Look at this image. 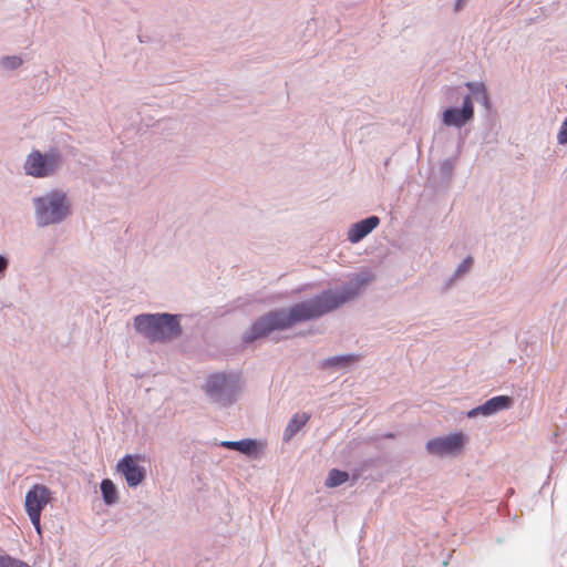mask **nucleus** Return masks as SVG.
I'll return each mask as SVG.
<instances>
[{
    "label": "nucleus",
    "mask_w": 567,
    "mask_h": 567,
    "mask_svg": "<svg viewBox=\"0 0 567 567\" xmlns=\"http://www.w3.org/2000/svg\"><path fill=\"white\" fill-rule=\"evenodd\" d=\"M357 360H358V358L355 355L332 357L322 362V368L348 365Z\"/></svg>",
    "instance_id": "16"
},
{
    "label": "nucleus",
    "mask_w": 567,
    "mask_h": 567,
    "mask_svg": "<svg viewBox=\"0 0 567 567\" xmlns=\"http://www.w3.org/2000/svg\"><path fill=\"white\" fill-rule=\"evenodd\" d=\"M474 117V105L470 95L463 100L462 109L450 107L443 112L442 122L446 126L462 127Z\"/></svg>",
    "instance_id": "8"
},
{
    "label": "nucleus",
    "mask_w": 567,
    "mask_h": 567,
    "mask_svg": "<svg viewBox=\"0 0 567 567\" xmlns=\"http://www.w3.org/2000/svg\"><path fill=\"white\" fill-rule=\"evenodd\" d=\"M463 433H454L444 437L433 439L427 442L426 450L433 455L456 454L465 443Z\"/></svg>",
    "instance_id": "7"
},
{
    "label": "nucleus",
    "mask_w": 567,
    "mask_h": 567,
    "mask_svg": "<svg viewBox=\"0 0 567 567\" xmlns=\"http://www.w3.org/2000/svg\"><path fill=\"white\" fill-rule=\"evenodd\" d=\"M380 223L379 217L371 216L351 226L348 231V239L355 244L370 234Z\"/></svg>",
    "instance_id": "10"
},
{
    "label": "nucleus",
    "mask_w": 567,
    "mask_h": 567,
    "mask_svg": "<svg viewBox=\"0 0 567 567\" xmlns=\"http://www.w3.org/2000/svg\"><path fill=\"white\" fill-rule=\"evenodd\" d=\"M8 267V261L4 257L0 256V272H3Z\"/></svg>",
    "instance_id": "22"
},
{
    "label": "nucleus",
    "mask_w": 567,
    "mask_h": 567,
    "mask_svg": "<svg viewBox=\"0 0 567 567\" xmlns=\"http://www.w3.org/2000/svg\"><path fill=\"white\" fill-rule=\"evenodd\" d=\"M309 419L310 416L307 413L295 414L285 430V440H290L303 425H306Z\"/></svg>",
    "instance_id": "13"
},
{
    "label": "nucleus",
    "mask_w": 567,
    "mask_h": 567,
    "mask_svg": "<svg viewBox=\"0 0 567 567\" xmlns=\"http://www.w3.org/2000/svg\"><path fill=\"white\" fill-rule=\"evenodd\" d=\"M228 386V378L223 373H216L207 380L205 391L206 393L217 399Z\"/></svg>",
    "instance_id": "11"
},
{
    "label": "nucleus",
    "mask_w": 567,
    "mask_h": 567,
    "mask_svg": "<svg viewBox=\"0 0 567 567\" xmlns=\"http://www.w3.org/2000/svg\"><path fill=\"white\" fill-rule=\"evenodd\" d=\"M142 461H144V457L141 455L127 454L116 465L117 471L123 474L127 485L131 487L138 486L145 480L146 471L140 464Z\"/></svg>",
    "instance_id": "6"
},
{
    "label": "nucleus",
    "mask_w": 567,
    "mask_h": 567,
    "mask_svg": "<svg viewBox=\"0 0 567 567\" xmlns=\"http://www.w3.org/2000/svg\"><path fill=\"white\" fill-rule=\"evenodd\" d=\"M59 164V156L54 154L42 155L40 152H32L24 164L28 175L44 177L51 175Z\"/></svg>",
    "instance_id": "5"
},
{
    "label": "nucleus",
    "mask_w": 567,
    "mask_h": 567,
    "mask_svg": "<svg viewBox=\"0 0 567 567\" xmlns=\"http://www.w3.org/2000/svg\"><path fill=\"white\" fill-rule=\"evenodd\" d=\"M566 87H567V84H566Z\"/></svg>",
    "instance_id": "24"
},
{
    "label": "nucleus",
    "mask_w": 567,
    "mask_h": 567,
    "mask_svg": "<svg viewBox=\"0 0 567 567\" xmlns=\"http://www.w3.org/2000/svg\"><path fill=\"white\" fill-rule=\"evenodd\" d=\"M134 326L151 342L169 341L181 334V326L175 316L140 315L135 317Z\"/></svg>",
    "instance_id": "2"
},
{
    "label": "nucleus",
    "mask_w": 567,
    "mask_h": 567,
    "mask_svg": "<svg viewBox=\"0 0 567 567\" xmlns=\"http://www.w3.org/2000/svg\"><path fill=\"white\" fill-rule=\"evenodd\" d=\"M466 0H456L455 2V11H460L465 4Z\"/></svg>",
    "instance_id": "23"
},
{
    "label": "nucleus",
    "mask_w": 567,
    "mask_h": 567,
    "mask_svg": "<svg viewBox=\"0 0 567 567\" xmlns=\"http://www.w3.org/2000/svg\"><path fill=\"white\" fill-rule=\"evenodd\" d=\"M466 86L474 93L480 94L482 97V102L485 106L488 105L489 97L486 91V87L483 83H474V82H467Z\"/></svg>",
    "instance_id": "17"
},
{
    "label": "nucleus",
    "mask_w": 567,
    "mask_h": 567,
    "mask_svg": "<svg viewBox=\"0 0 567 567\" xmlns=\"http://www.w3.org/2000/svg\"><path fill=\"white\" fill-rule=\"evenodd\" d=\"M221 446L239 451L246 455H255L258 452L257 443L249 439L241 441H225L221 443Z\"/></svg>",
    "instance_id": "12"
},
{
    "label": "nucleus",
    "mask_w": 567,
    "mask_h": 567,
    "mask_svg": "<svg viewBox=\"0 0 567 567\" xmlns=\"http://www.w3.org/2000/svg\"><path fill=\"white\" fill-rule=\"evenodd\" d=\"M472 264H473V259L471 257H467L466 259H464L463 262L456 269V275L461 276V275L465 274L471 268Z\"/></svg>",
    "instance_id": "21"
},
{
    "label": "nucleus",
    "mask_w": 567,
    "mask_h": 567,
    "mask_svg": "<svg viewBox=\"0 0 567 567\" xmlns=\"http://www.w3.org/2000/svg\"><path fill=\"white\" fill-rule=\"evenodd\" d=\"M557 140H558V143L559 144H566L567 143V118L563 122L560 128H559V132H558V135H557Z\"/></svg>",
    "instance_id": "20"
},
{
    "label": "nucleus",
    "mask_w": 567,
    "mask_h": 567,
    "mask_svg": "<svg viewBox=\"0 0 567 567\" xmlns=\"http://www.w3.org/2000/svg\"><path fill=\"white\" fill-rule=\"evenodd\" d=\"M513 404V399L508 395H498L487 400L484 404L476 406L467 412V417H475L477 415H492L499 411L509 409Z\"/></svg>",
    "instance_id": "9"
},
{
    "label": "nucleus",
    "mask_w": 567,
    "mask_h": 567,
    "mask_svg": "<svg viewBox=\"0 0 567 567\" xmlns=\"http://www.w3.org/2000/svg\"><path fill=\"white\" fill-rule=\"evenodd\" d=\"M0 567H30L27 563L10 556H0Z\"/></svg>",
    "instance_id": "18"
},
{
    "label": "nucleus",
    "mask_w": 567,
    "mask_h": 567,
    "mask_svg": "<svg viewBox=\"0 0 567 567\" xmlns=\"http://www.w3.org/2000/svg\"><path fill=\"white\" fill-rule=\"evenodd\" d=\"M357 295L358 291L350 287L342 288L339 292L328 290L315 299L295 305L289 310L282 309L269 312L252 324L244 340L245 342H252L267 337L275 330H285L298 322L321 317L353 299Z\"/></svg>",
    "instance_id": "1"
},
{
    "label": "nucleus",
    "mask_w": 567,
    "mask_h": 567,
    "mask_svg": "<svg viewBox=\"0 0 567 567\" xmlns=\"http://www.w3.org/2000/svg\"><path fill=\"white\" fill-rule=\"evenodd\" d=\"M70 212L66 196L60 192L35 199V217L40 226H48L61 221Z\"/></svg>",
    "instance_id": "3"
},
{
    "label": "nucleus",
    "mask_w": 567,
    "mask_h": 567,
    "mask_svg": "<svg viewBox=\"0 0 567 567\" xmlns=\"http://www.w3.org/2000/svg\"><path fill=\"white\" fill-rule=\"evenodd\" d=\"M1 63L7 69H17L21 65L22 60L19 56H6L2 59Z\"/></svg>",
    "instance_id": "19"
},
{
    "label": "nucleus",
    "mask_w": 567,
    "mask_h": 567,
    "mask_svg": "<svg viewBox=\"0 0 567 567\" xmlns=\"http://www.w3.org/2000/svg\"><path fill=\"white\" fill-rule=\"evenodd\" d=\"M51 491L41 484L33 485L25 495V512L39 535L42 533L40 524L42 511L51 502Z\"/></svg>",
    "instance_id": "4"
},
{
    "label": "nucleus",
    "mask_w": 567,
    "mask_h": 567,
    "mask_svg": "<svg viewBox=\"0 0 567 567\" xmlns=\"http://www.w3.org/2000/svg\"><path fill=\"white\" fill-rule=\"evenodd\" d=\"M349 480V474L340 470H331L326 481L327 487H337Z\"/></svg>",
    "instance_id": "15"
},
{
    "label": "nucleus",
    "mask_w": 567,
    "mask_h": 567,
    "mask_svg": "<svg viewBox=\"0 0 567 567\" xmlns=\"http://www.w3.org/2000/svg\"><path fill=\"white\" fill-rule=\"evenodd\" d=\"M101 492L106 504L111 505L117 502V491L111 480H103L101 483Z\"/></svg>",
    "instance_id": "14"
}]
</instances>
